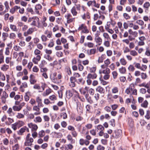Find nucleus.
<instances>
[{
  "mask_svg": "<svg viewBox=\"0 0 150 150\" xmlns=\"http://www.w3.org/2000/svg\"><path fill=\"white\" fill-rule=\"evenodd\" d=\"M134 85L133 83L130 84L129 87L127 88L125 91V93L128 94L132 91L133 88H134Z\"/></svg>",
  "mask_w": 150,
  "mask_h": 150,
  "instance_id": "17",
  "label": "nucleus"
},
{
  "mask_svg": "<svg viewBox=\"0 0 150 150\" xmlns=\"http://www.w3.org/2000/svg\"><path fill=\"white\" fill-rule=\"evenodd\" d=\"M25 103L24 102H22L18 106L14 105L13 107V109L14 111H20L23 107L24 106Z\"/></svg>",
  "mask_w": 150,
  "mask_h": 150,
  "instance_id": "8",
  "label": "nucleus"
},
{
  "mask_svg": "<svg viewBox=\"0 0 150 150\" xmlns=\"http://www.w3.org/2000/svg\"><path fill=\"white\" fill-rule=\"evenodd\" d=\"M130 54L131 55L135 57L137 56L138 53L135 50H131L130 51Z\"/></svg>",
  "mask_w": 150,
  "mask_h": 150,
  "instance_id": "46",
  "label": "nucleus"
},
{
  "mask_svg": "<svg viewBox=\"0 0 150 150\" xmlns=\"http://www.w3.org/2000/svg\"><path fill=\"white\" fill-rule=\"evenodd\" d=\"M97 77V74L94 73L93 74L90 73L88 74L87 76V79H94L96 78Z\"/></svg>",
  "mask_w": 150,
  "mask_h": 150,
  "instance_id": "27",
  "label": "nucleus"
},
{
  "mask_svg": "<svg viewBox=\"0 0 150 150\" xmlns=\"http://www.w3.org/2000/svg\"><path fill=\"white\" fill-rule=\"evenodd\" d=\"M96 51V49H92L87 51V54L88 55H91L95 54Z\"/></svg>",
  "mask_w": 150,
  "mask_h": 150,
  "instance_id": "26",
  "label": "nucleus"
},
{
  "mask_svg": "<svg viewBox=\"0 0 150 150\" xmlns=\"http://www.w3.org/2000/svg\"><path fill=\"white\" fill-rule=\"evenodd\" d=\"M11 128L14 131H15L17 129L18 127L16 122L11 125Z\"/></svg>",
  "mask_w": 150,
  "mask_h": 150,
  "instance_id": "59",
  "label": "nucleus"
},
{
  "mask_svg": "<svg viewBox=\"0 0 150 150\" xmlns=\"http://www.w3.org/2000/svg\"><path fill=\"white\" fill-rule=\"evenodd\" d=\"M119 71L121 74H124L125 73L126 70L125 67H122L119 69Z\"/></svg>",
  "mask_w": 150,
  "mask_h": 150,
  "instance_id": "48",
  "label": "nucleus"
},
{
  "mask_svg": "<svg viewBox=\"0 0 150 150\" xmlns=\"http://www.w3.org/2000/svg\"><path fill=\"white\" fill-rule=\"evenodd\" d=\"M78 30L81 31V33H89V30L87 27L84 24H82L79 26Z\"/></svg>",
  "mask_w": 150,
  "mask_h": 150,
  "instance_id": "6",
  "label": "nucleus"
},
{
  "mask_svg": "<svg viewBox=\"0 0 150 150\" xmlns=\"http://www.w3.org/2000/svg\"><path fill=\"white\" fill-rule=\"evenodd\" d=\"M9 68V65L5 64L2 65L1 67V69L2 71H7Z\"/></svg>",
  "mask_w": 150,
  "mask_h": 150,
  "instance_id": "24",
  "label": "nucleus"
},
{
  "mask_svg": "<svg viewBox=\"0 0 150 150\" xmlns=\"http://www.w3.org/2000/svg\"><path fill=\"white\" fill-rule=\"evenodd\" d=\"M36 46L37 47V49L40 50H42L43 47L42 45L40 43H37L36 44Z\"/></svg>",
  "mask_w": 150,
  "mask_h": 150,
  "instance_id": "53",
  "label": "nucleus"
},
{
  "mask_svg": "<svg viewBox=\"0 0 150 150\" xmlns=\"http://www.w3.org/2000/svg\"><path fill=\"white\" fill-rule=\"evenodd\" d=\"M89 88L87 86L85 87L83 89H80L79 91L83 95H85L86 93V92L87 91H88Z\"/></svg>",
  "mask_w": 150,
  "mask_h": 150,
  "instance_id": "30",
  "label": "nucleus"
},
{
  "mask_svg": "<svg viewBox=\"0 0 150 150\" xmlns=\"http://www.w3.org/2000/svg\"><path fill=\"white\" fill-rule=\"evenodd\" d=\"M28 125L29 128H31L32 131H36L38 128V127L36 125L32 123L28 124Z\"/></svg>",
  "mask_w": 150,
  "mask_h": 150,
  "instance_id": "16",
  "label": "nucleus"
},
{
  "mask_svg": "<svg viewBox=\"0 0 150 150\" xmlns=\"http://www.w3.org/2000/svg\"><path fill=\"white\" fill-rule=\"evenodd\" d=\"M4 5L5 6V9L4 11H3L4 8V6L1 4H0V15H3L5 13L8 11L9 8L8 3L7 1H6L4 3Z\"/></svg>",
  "mask_w": 150,
  "mask_h": 150,
  "instance_id": "4",
  "label": "nucleus"
},
{
  "mask_svg": "<svg viewBox=\"0 0 150 150\" xmlns=\"http://www.w3.org/2000/svg\"><path fill=\"white\" fill-rule=\"evenodd\" d=\"M148 103L146 100H145L143 103H142L141 104L142 107L144 108H146L148 107Z\"/></svg>",
  "mask_w": 150,
  "mask_h": 150,
  "instance_id": "32",
  "label": "nucleus"
},
{
  "mask_svg": "<svg viewBox=\"0 0 150 150\" xmlns=\"http://www.w3.org/2000/svg\"><path fill=\"white\" fill-rule=\"evenodd\" d=\"M68 141H70L71 144H74L75 142V140L73 139L72 136L70 134H68L67 136Z\"/></svg>",
  "mask_w": 150,
  "mask_h": 150,
  "instance_id": "28",
  "label": "nucleus"
},
{
  "mask_svg": "<svg viewBox=\"0 0 150 150\" xmlns=\"http://www.w3.org/2000/svg\"><path fill=\"white\" fill-rule=\"evenodd\" d=\"M102 72L105 74H109L110 73V69L108 68H106L105 69H103Z\"/></svg>",
  "mask_w": 150,
  "mask_h": 150,
  "instance_id": "47",
  "label": "nucleus"
},
{
  "mask_svg": "<svg viewBox=\"0 0 150 150\" xmlns=\"http://www.w3.org/2000/svg\"><path fill=\"white\" fill-rule=\"evenodd\" d=\"M65 17L67 19V23H68L74 22L75 21V18H71L72 16L70 13H67L66 15H65Z\"/></svg>",
  "mask_w": 150,
  "mask_h": 150,
  "instance_id": "9",
  "label": "nucleus"
},
{
  "mask_svg": "<svg viewBox=\"0 0 150 150\" xmlns=\"http://www.w3.org/2000/svg\"><path fill=\"white\" fill-rule=\"evenodd\" d=\"M47 18L44 16L42 18V20L41 21V24L43 27H46L47 26V24L46 22Z\"/></svg>",
  "mask_w": 150,
  "mask_h": 150,
  "instance_id": "23",
  "label": "nucleus"
},
{
  "mask_svg": "<svg viewBox=\"0 0 150 150\" xmlns=\"http://www.w3.org/2000/svg\"><path fill=\"white\" fill-rule=\"evenodd\" d=\"M57 74L56 72H54L50 76V79L53 82L56 83H59V81L57 80V78H56Z\"/></svg>",
  "mask_w": 150,
  "mask_h": 150,
  "instance_id": "11",
  "label": "nucleus"
},
{
  "mask_svg": "<svg viewBox=\"0 0 150 150\" xmlns=\"http://www.w3.org/2000/svg\"><path fill=\"white\" fill-rule=\"evenodd\" d=\"M95 41L98 45H100L102 43V40L99 36H96L95 38Z\"/></svg>",
  "mask_w": 150,
  "mask_h": 150,
  "instance_id": "18",
  "label": "nucleus"
},
{
  "mask_svg": "<svg viewBox=\"0 0 150 150\" xmlns=\"http://www.w3.org/2000/svg\"><path fill=\"white\" fill-rule=\"evenodd\" d=\"M19 146L18 144H17L12 146L13 150H18L19 149Z\"/></svg>",
  "mask_w": 150,
  "mask_h": 150,
  "instance_id": "63",
  "label": "nucleus"
},
{
  "mask_svg": "<svg viewBox=\"0 0 150 150\" xmlns=\"http://www.w3.org/2000/svg\"><path fill=\"white\" fill-rule=\"evenodd\" d=\"M70 82L69 83V86L71 87H74L75 86V82L76 81V79L75 77L71 76L70 79Z\"/></svg>",
  "mask_w": 150,
  "mask_h": 150,
  "instance_id": "12",
  "label": "nucleus"
},
{
  "mask_svg": "<svg viewBox=\"0 0 150 150\" xmlns=\"http://www.w3.org/2000/svg\"><path fill=\"white\" fill-rule=\"evenodd\" d=\"M144 117L147 120H150V111L149 110L146 111Z\"/></svg>",
  "mask_w": 150,
  "mask_h": 150,
  "instance_id": "43",
  "label": "nucleus"
},
{
  "mask_svg": "<svg viewBox=\"0 0 150 150\" xmlns=\"http://www.w3.org/2000/svg\"><path fill=\"white\" fill-rule=\"evenodd\" d=\"M41 107L39 106L38 105H35L33 106V110L36 111V112L34 113V114L35 115H37L40 114V109L39 108Z\"/></svg>",
  "mask_w": 150,
  "mask_h": 150,
  "instance_id": "13",
  "label": "nucleus"
},
{
  "mask_svg": "<svg viewBox=\"0 0 150 150\" xmlns=\"http://www.w3.org/2000/svg\"><path fill=\"white\" fill-rule=\"evenodd\" d=\"M41 38L42 41L43 42H45L48 40L47 37L44 35H42Z\"/></svg>",
  "mask_w": 150,
  "mask_h": 150,
  "instance_id": "56",
  "label": "nucleus"
},
{
  "mask_svg": "<svg viewBox=\"0 0 150 150\" xmlns=\"http://www.w3.org/2000/svg\"><path fill=\"white\" fill-rule=\"evenodd\" d=\"M42 7L40 4H38L36 5L35 7V11L36 13L39 15H40V13H39L38 10L41 9Z\"/></svg>",
  "mask_w": 150,
  "mask_h": 150,
  "instance_id": "22",
  "label": "nucleus"
},
{
  "mask_svg": "<svg viewBox=\"0 0 150 150\" xmlns=\"http://www.w3.org/2000/svg\"><path fill=\"white\" fill-rule=\"evenodd\" d=\"M120 62L122 65H125L127 64V62L124 58H122L120 59Z\"/></svg>",
  "mask_w": 150,
  "mask_h": 150,
  "instance_id": "38",
  "label": "nucleus"
},
{
  "mask_svg": "<svg viewBox=\"0 0 150 150\" xmlns=\"http://www.w3.org/2000/svg\"><path fill=\"white\" fill-rule=\"evenodd\" d=\"M82 18L83 19H86V18H90V16L89 13L88 12H87L86 13H84L83 15L81 16Z\"/></svg>",
  "mask_w": 150,
  "mask_h": 150,
  "instance_id": "41",
  "label": "nucleus"
},
{
  "mask_svg": "<svg viewBox=\"0 0 150 150\" xmlns=\"http://www.w3.org/2000/svg\"><path fill=\"white\" fill-rule=\"evenodd\" d=\"M28 22V23L31 22L30 23L31 25L37 26L38 28L40 27L39 19L37 16L29 18Z\"/></svg>",
  "mask_w": 150,
  "mask_h": 150,
  "instance_id": "1",
  "label": "nucleus"
},
{
  "mask_svg": "<svg viewBox=\"0 0 150 150\" xmlns=\"http://www.w3.org/2000/svg\"><path fill=\"white\" fill-rule=\"evenodd\" d=\"M105 149V148L104 146L100 145H98L97 147V150H104Z\"/></svg>",
  "mask_w": 150,
  "mask_h": 150,
  "instance_id": "64",
  "label": "nucleus"
},
{
  "mask_svg": "<svg viewBox=\"0 0 150 150\" xmlns=\"http://www.w3.org/2000/svg\"><path fill=\"white\" fill-rule=\"evenodd\" d=\"M52 134L54 137L56 138H61L63 136L62 134L60 132H54L52 133Z\"/></svg>",
  "mask_w": 150,
  "mask_h": 150,
  "instance_id": "21",
  "label": "nucleus"
},
{
  "mask_svg": "<svg viewBox=\"0 0 150 150\" xmlns=\"http://www.w3.org/2000/svg\"><path fill=\"white\" fill-rule=\"evenodd\" d=\"M88 6H94L98 8L99 7L100 5L98 4H96L95 1H90L87 3Z\"/></svg>",
  "mask_w": 150,
  "mask_h": 150,
  "instance_id": "15",
  "label": "nucleus"
},
{
  "mask_svg": "<svg viewBox=\"0 0 150 150\" xmlns=\"http://www.w3.org/2000/svg\"><path fill=\"white\" fill-rule=\"evenodd\" d=\"M112 92L113 94H116L118 92V88L117 87H114L112 89Z\"/></svg>",
  "mask_w": 150,
  "mask_h": 150,
  "instance_id": "45",
  "label": "nucleus"
},
{
  "mask_svg": "<svg viewBox=\"0 0 150 150\" xmlns=\"http://www.w3.org/2000/svg\"><path fill=\"white\" fill-rule=\"evenodd\" d=\"M33 139L30 137V134H28L26 137L24 145L27 146H31L33 145Z\"/></svg>",
  "mask_w": 150,
  "mask_h": 150,
  "instance_id": "3",
  "label": "nucleus"
},
{
  "mask_svg": "<svg viewBox=\"0 0 150 150\" xmlns=\"http://www.w3.org/2000/svg\"><path fill=\"white\" fill-rule=\"evenodd\" d=\"M19 8L17 6H15L14 8H11L10 10V12L12 14H13L16 11V10H17L18 8Z\"/></svg>",
  "mask_w": 150,
  "mask_h": 150,
  "instance_id": "50",
  "label": "nucleus"
},
{
  "mask_svg": "<svg viewBox=\"0 0 150 150\" xmlns=\"http://www.w3.org/2000/svg\"><path fill=\"white\" fill-rule=\"evenodd\" d=\"M41 51L39 50L36 49L34 51V54L36 57H34L33 59V62L35 64H38V62L40 61L41 58V56L42 55Z\"/></svg>",
  "mask_w": 150,
  "mask_h": 150,
  "instance_id": "2",
  "label": "nucleus"
},
{
  "mask_svg": "<svg viewBox=\"0 0 150 150\" xmlns=\"http://www.w3.org/2000/svg\"><path fill=\"white\" fill-rule=\"evenodd\" d=\"M8 36V33L4 32L3 33L2 35V38L3 40L4 41H5L7 39Z\"/></svg>",
  "mask_w": 150,
  "mask_h": 150,
  "instance_id": "36",
  "label": "nucleus"
},
{
  "mask_svg": "<svg viewBox=\"0 0 150 150\" xmlns=\"http://www.w3.org/2000/svg\"><path fill=\"white\" fill-rule=\"evenodd\" d=\"M85 128L87 129H91L93 127V125L91 123H88L85 125Z\"/></svg>",
  "mask_w": 150,
  "mask_h": 150,
  "instance_id": "55",
  "label": "nucleus"
},
{
  "mask_svg": "<svg viewBox=\"0 0 150 150\" xmlns=\"http://www.w3.org/2000/svg\"><path fill=\"white\" fill-rule=\"evenodd\" d=\"M96 91L100 93H104L105 92V90L104 89L100 86H98L96 88Z\"/></svg>",
  "mask_w": 150,
  "mask_h": 150,
  "instance_id": "35",
  "label": "nucleus"
},
{
  "mask_svg": "<svg viewBox=\"0 0 150 150\" xmlns=\"http://www.w3.org/2000/svg\"><path fill=\"white\" fill-rule=\"evenodd\" d=\"M45 135V131L43 130H42L40 131L39 132V135L40 137H43Z\"/></svg>",
  "mask_w": 150,
  "mask_h": 150,
  "instance_id": "62",
  "label": "nucleus"
},
{
  "mask_svg": "<svg viewBox=\"0 0 150 150\" xmlns=\"http://www.w3.org/2000/svg\"><path fill=\"white\" fill-rule=\"evenodd\" d=\"M128 32L129 34L128 38L130 41H132L135 39V38L138 36V33L137 31H133L131 29H129Z\"/></svg>",
  "mask_w": 150,
  "mask_h": 150,
  "instance_id": "5",
  "label": "nucleus"
},
{
  "mask_svg": "<svg viewBox=\"0 0 150 150\" xmlns=\"http://www.w3.org/2000/svg\"><path fill=\"white\" fill-rule=\"evenodd\" d=\"M49 98L52 101H54L57 99V97L54 95H53L49 97Z\"/></svg>",
  "mask_w": 150,
  "mask_h": 150,
  "instance_id": "61",
  "label": "nucleus"
},
{
  "mask_svg": "<svg viewBox=\"0 0 150 150\" xmlns=\"http://www.w3.org/2000/svg\"><path fill=\"white\" fill-rule=\"evenodd\" d=\"M71 12L74 16H76L77 14V12L76 10L75 7L74 6L72 8L71 10Z\"/></svg>",
  "mask_w": 150,
  "mask_h": 150,
  "instance_id": "29",
  "label": "nucleus"
},
{
  "mask_svg": "<svg viewBox=\"0 0 150 150\" xmlns=\"http://www.w3.org/2000/svg\"><path fill=\"white\" fill-rule=\"evenodd\" d=\"M42 121V119L40 116H37L35 117L34 120V121L35 122H41Z\"/></svg>",
  "mask_w": 150,
  "mask_h": 150,
  "instance_id": "40",
  "label": "nucleus"
},
{
  "mask_svg": "<svg viewBox=\"0 0 150 150\" xmlns=\"http://www.w3.org/2000/svg\"><path fill=\"white\" fill-rule=\"evenodd\" d=\"M71 144H72L71 143L66 145L65 146V150H68L69 149H72L73 148V146Z\"/></svg>",
  "mask_w": 150,
  "mask_h": 150,
  "instance_id": "33",
  "label": "nucleus"
},
{
  "mask_svg": "<svg viewBox=\"0 0 150 150\" xmlns=\"http://www.w3.org/2000/svg\"><path fill=\"white\" fill-rule=\"evenodd\" d=\"M122 131L120 129H118L115 131L113 136L115 138L120 137L121 135Z\"/></svg>",
  "mask_w": 150,
  "mask_h": 150,
  "instance_id": "14",
  "label": "nucleus"
},
{
  "mask_svg": "<svg viewBox=\"0 0 150 150\" xmlns=\"http://www.w3.org/2000/svg\"><path fill=\"white\" fill-rule=\"evenodd\" d=\"M52 90L51 89L49 88L46 89L45 91L43 93L42 95L44 97L50 94L52 92Z\"/></svg>",
  "mask_w": 150,
  "mask_h": 150,
  "instance_id": "25",
  "label": "nucleus"
},
{
  "mask_svg": "<svg viewBox=\"0 0 150 150\" xmlns=\"http://www.w3.org/2000/svg\"><path fill=\"white\" fill-rule=\"evenodd\" d=\"M45 51L46 54V55H50L52 53V51L51 50L48 49H45Z\"/></svg>",
  "mask_w": 150,
  "mask_h": 150,
  "instance_id": "57",
  "label": "nucleus"
},
{
  "mask_svg": "<svg viewBox=\"0 0 150 150\" xmlns=\"http://www.w3.org/2000/svg\"><path fill=\"white\" fill-rule=\"evenodd\" d=\"M128 69L129 71L133 72L135 70V69L133 65L131 64L129 66Z\"/></svg>",
  "mask_w": 150,
  "mask_h": 150,
  "instance_id": "52",
  "label": "nucleus"
},
{
  "mask_svg": "<svg viewBox=\"0 0 150 150\" xmlns=\"http://www.w3.org/2000/svg\"><path fill=\"white\" fill-rule=\"evenodd\" d=\"M10 28L12 31L17 32L18 29L17 28L16 26L14 25L11 24L10 25Z\"/></svg>",
  "mask_w": 150,
  "mask_h": 150,
  "instance_id": "37",
  "label": "nucleus"
},
{
  "mask_svg": "<svg viewBox=\"0 0 150 150\" xmlns=\"http://www.w3.org/2000/svg\"><path fill=\"white\" fill-rule=\"evenodd\" d=\"M16 123L17 125L18 128H19L24 125V122L22 121H18L16 122Z\"/></svg>",
  "mask_w": 150,
  "mask_h": 150,
  "instance_id": "39",
  "label": "nucleus"
},
{
  "mask_svg": "<svg viewBox=\"0 0 150 150\" xmlns=\"http://www.w3.org/2000/svg\"><path fill=\"white\" fill-rule=\"evenodd\" d=\"M147 68V67L146 65L142 64L140 66V69L141 71H144Z\"/></svg>",
  "mask_w": 150,
  "mask_h": 150,
  "instance_id": "51",
  "label": "nucleus"
},
{
  "mask_svg": "<svg viewBox=\"0 0 150 150\" xmlns=\"http://www.w3.org/2000/svg\"><path fill=\"white\" fill-rule=\"evenodd\" d=\"M73 94L70 90L67 91L66 92V97L68 99H69L73 96Z\"/></svg>",
  "mask_w": 150,
  "mask_h": 150,
  "instance_id": "34",
  "label": "nucleus"
},
{
  "mask_svg": "<svg viewBox=\"0 0 150 150\" xmlns=\"http://www.w3.org/2000/svg\"><path fill=\"white\" fill-rule=\"evenodd\" d=\"M51 2L53 6H56L57 5H59L60 3V1H52Z\"/></svg>",
  "mask_w": 150,
  "mask_h": 150,
  "instance_id": "58",
  "label": "nucleus"
},
{
  "mask_svg": "<svg viewBox=\"0 0 150 150\" xmlns=\"http://www.w3.org/2000/svg\"><path fill=\"white\" fill-rule=\"evenodd\" d=\"M26 129L28 131V129L26 127H24L18 131L17 133L18 135H21L23 134V133L25 132Z\"/></svg>",
  "mask_w": 150,
  "mask_h": 150,
  "instance_id": "20",
  "label": "nucleus"
},
{
  "mask_svg": "<svg viewBox=\"0 0 150 150\" xmlns=\"http://www.w3.org/2000/svg\"><path fill=\"white\" fill-rule=\"evenodd\" d=\"M16 117L18 119L23 118L24 117V115L21 113H18L16 115Z\"/></svg>",
  "mask_w": 150,
  "mask_h": 150,
  "instance_id": "49",
  "label": "nucleus"
},
{
  "mask_svg": "<svg viewBox=\"0 0 150 150\" xmlns=\"http://www.w3.org/2000/svg\"><path fill=\"white\" fill-rule=\"evenodd\" d=\"M36 101L38 103V105L39 107H43V104L42 103V99L39 96H38L36 98Z\"/></svg>",
  "mask_w": 150,
  "mask_h": 150,
  "instance_id": "19",
  "label": "nucleus"
},
{
  "mask_svg": "<svg viewBox=\"0 0 150 150\" xmlns=\"http://www.w3.org/2000/svg\"><path fill=\"white\" fill-rule=\"evenodd\" d=\"M139 41L138 42V45L139 46H142L145 45L144 41L146 40V38L144 36H141L139 38Z\"/></svg>",
  "mask_w": 150,
  "mask_h": 150,
  "instance_id": "10",
  "label": "nucleus"
},
{
  "mask_svg": "<svg viewBox=\"0 0 150 150\" xmlns=\"http://www.w3.org/2000/svg\"><path fill=\"white\" fill-rule=\"evenodd\" d=\"M44 58L48 60L49 61H52L53 59V58L50 56V55H46L45 54L44 55Z\"/></svg>",
  "mask_w": 150,
  "mask_h": 150,
  "instance_id": "44",
  "label": "nucleus"
},
{
  "mask_svg": "<svg viewBox=\"0 0 150 150\" xmlns=\"http://www.w3.org/2000/svg\"><path fill=\"white\" fill-rule=\"evenodd\" d=\"M13 120L10 117L7 118V120L6 122L5 123L7 125H9L13 122Z\"/></svg>",
  "mask_w": 150,
  "mask_h": 150,
  "instance_id": "31",
  "label": "nucleus"
},
{
  "mask_svg": "<svg viewBox=\"0 0 150 150\" xmlns=\"http://www.w3.org/2000/svg\"><path fill=\"white\" fill-rule=\"evenodd\" d=\"M1 96V103L4 104L6 102V99L8 97V95L5 91H4Z\"/></svg>",
  "mask_w": 150,
  "mask_h": 150,
  "instance_id": "7",
  "label": "nucleus"
},
{
  "mask_svg": "<svg viewBox=\"0 0 150 150\" xmlns=\"http://www.w3.org/2000/svg\"><path fill=\"white\" fill-rule=\"evenodd\" d=\"M13 49L16 51H21L22 50V48L20 46L16 45L14 46Z\"/></svg>",
  "mask_w": 150,
  "mask_h": 150,
  "instance_id": "54",
  "label": "nucleus"
},
{
  "mask_svg": "<svg viewBox=\"0 0 150 150\" xmlns=\"http://www.w3.org/2000/svg\"><path fill=\"white\" fill-rule=\"evenodd\" d=\"M104 58V55L103 54H102L101 56L99 57L98 60V63H102Z\"/></svg>",
  "mask_w": 150,
  "mask_h": 150,
  "instance_id": "42",
  "label": "nucleus"
},
{
  "mask_svg": "<svg viewBox=\"0 0 150 150\" xmlns=\"http://www.w3.org/2000/svg\"><path fill=\"white\" fill-rule=\"evenodd\" d=\"M104 63L108 67L109 64L110 63V59L108 58L106 59L104 61Z\"/></svg>",
  "mask_w": 150,
  "mask_h": 150,
  "instance_id": "60",
  "label": "nucleus"
}]
</instances>
